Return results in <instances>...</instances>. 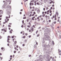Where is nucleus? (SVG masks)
Returning a JSON list of instances; mask_svg holds the SVG:
<instances>
[{"mask_svg": "<svg viewBox=\"0 0 61 61\" xmlns=\"http://www.w3.org/2000/svg\"><path fill=\"white\" fill-rule=\"evenodd\" d=\"M43 10H44V11H45V8H43Z\"/></svg>", "mask_w": 61, "mask_h": 61, "instance_id": "nucleus-63", "label": "nucleus"}, {"mask_svg": "<svg viewBox=\"0 0 61 61\" xmlns=\"http://www.w3.org/2000/svg\"><path fill=\"white\" fill-rule=\"evenodd\" d=\"M38 32V30H37L36 31V34H37V33Z\"/></svg>", "mask_w": 61, "mask_h": 61, "instance_id": "nucleus-59", "label": "nucleus"}, {"mask_svg": "<svg viewBox=\"0 0 61 61\" xmlns=\"http://www.w3.org/2000/svg\"><path fill=\"white\" fill-rule=\"evenodd\" d=\"M32 18V20H34V19L33 18Z\"/></svg>", "mask_w": 61, "mask_h": 61, "instance_id": "nucleus-33", "label": "nucleus"}, {"mask_svg": "<svg viewBox=\"0 0 61 61\" xmlns=\"http://www.w3.org/2000/svg\"><path fill=\"white\" fill-rule=\"evenodd\" d=\"M11 38H14V37H13V36H12Z\"/></svg>", "mask_w": 61, "mask_h": 61, "instance_id": "nucleus-54", "label": "nucleus"}, {"mask_svg": "<svg viewBox=\"0 0 61 61\" xmlns=\"http://www.w3.org/2000/svg\"><path fill=\"white\" fill-rule=\"evenodd\" d=\"M9 5H8L7 6V8H9Z\"/></svg>", "mask_w": 61, "mask_h": 61, "instance_id": "nucleus-17", "label": "nucleus"}, {"mask_svg": "<svg viewBox=\"0 0 61 61\" xmlns=\"http://www.w3.org/2000/svg\"><path fill=\"white\" fill-rule=\"evenodd\" d=\"M15 49V50H16V47H15L14 48Z\"/></svg>", "mask_w": 61, "mask_h": 61, "instance_id": "nucleus-50", "label": "nucleus"}, {"mask_svg": "<svg viewBox=\"0 0 61 61\" xmlns=\"http://www.w3.org/2000/svg\"><path fill=\"white\" fill-rule=\"evenodd\" d=\"M22 23H24V20H23L22 21Z\"/></svg>", "mask_w": 61, "mask_h": 61, "instance_id": "nucleus-43", "label": "nucleus"}, {"mask_svg": "<svg viewBox=\"0 0 61 61\" xmlns=\"http://www.w3.org/2000/svg\"><path fill=\"white\" fill-rule=\"evenodd\" d=\"M8 17H7V16H6V19H8Z\"/></svg>", "mask_w": 61, "mask_h": 61, "instance_id": "nucleus-41", "label": "nucleus"}, {"mask_svg": "<svg viewBox=\"0 0 61 61\" xmlns=\"http://www.w3.org/2000/svg\"><path fill=\"white\" fill-rule=\"evenodd\" d=\"M25 38V36H24L23 37V38Z\"/></svg>", "mask_w": 61, "mask_h": 61, "instance_id": "nucleus-29", "label": "nucleus"}, {"mask_svg": "<svg viewBox=\"0 0 61 61\" xmlns=\"http://www.w3.org/2000/svg\"><path fill=\"white\" fill-rule=\"evenodd\" d=\"M54 5H52V6H53V7H54Z\"/></svg>", "mask_w": 61, "mask_h": 61, "instance_id": "nucleus-58", "label": "nucleus"}, {"mask_svg": "<svg viewBox=\"0 0 61 61\" xmlns=\"http://www.w3.org/2000/svg\"><path fill=\"white\" fill-rule=\"evenodd\" d=\"M35 1V0H32V2H34V1Z\"/></svg>", "mask_w": 61, "mask_h": 61, "instance_id": "nucleus-40", "label": "nucleus"}, {"mask_svg": "<svg viewBox=\"0 0 61 61\" xmlns=\"http://www.w3.org/2000/svg\"><path fill=\"white\" fill-rule=\"evenodd\" d=\"M42 55H40L39 56V57L40 58V59H43L42 58Z\"/></svg>", "mask_w": 61, "mask_h": 61, "instance_id": "nucleus-6", "label": "nucleus"}, {"mask_svg": "<svg viewBox=\"0 0 61 61\" xmlns=\"http://www.w3.org/2000/svg\"><path fill=\"white\" fill-rule=\"evenodd\" d=\"M59 37L60 38H61V36H59Z\"/></svg>", "mask_w": 61, "mask_h": 61, "instance_id": "nucleus-55", "label": "nucleus"}, {"mask_svg": "<svg viewBox=\"0 0 61 61\" xmlns=\"http://www.w3.org/2000/svg\"><path fill=\"white\" fill-rule=\"evenodd\" d=\"M2 38V36H0V39H1Z\"/></svg>", "mask_w": 61, "mask_h": 61, "instance_id": "nucleus-36", "label": "nucleus"}, {"mask_svg": "<svg viewBox=\"0 0 61 61\" xmlns=\"http://www.w3.org/2000/svg\"><path fill=\"white\" fill-rule=\"evenodd\" d=\"M37 46L36 45H35L34 46V48H36V47Z\"/></svg>", "mask_w": 61, "mask_h": 61, "instance_id": "nucleus-13", "label": "nucleus"}, {"mask_svg": "<svg viewBox=\"0 0 61 61\" xmlns=\"http://www.w3.org/2000/svg\"><path fill=\"white\" fill-rule=\"evenodd\" d=\"M8 27H11V26L10 25H8Z\"/></svg>", "mask_w": 61, "mask_h": 61, "instance_id": "nucleus-18", "label": "nucleus"}, {"mask_svg": "<svg viewBox=\"0 0 61 61\" xmlns=\"http://www.w3.org/2000/svg\"><path fill=\"white\" fill-rule=\"evenodd\" d=\"M7 14L8 15L10 14V10L8 9L7 10Z\"/></svg>", "mask_w": 61, "mask_h": 61, "instance_id": "nucleus-2", "label": "nucleus"}, {"mask_svg": "<svg viewBox=\"0 0 61 61\" xmlns=\"http://www.w3.org/2000/svg\"><path fill=\"white\" fill-rule=\"evenodd\" d=\"M46 46V45H44V47H46V46Z\"/></svg>", "mask_w": 61, "mask_h": 61, "instance_id": "nucleus-22", "label": "nucleus"}, {"mask_svg": "<svg viewBox=\"0 0 61 61\" xmlns=\"http://www.w3.org/2000/svg\"><path fill=\"white\" fill-rule=\"evenodd\" d=\"M52 44L53 45H55V43H54V41H52Z\"/></svg>", "mask_w": 61, "mask_h": 61, "instance_id": "nucleus-16", "label": "nucleus"}, {"mask_svg": "<svg viewBox=\"0 0 61 61\" xmlns=\"http://www.w3.org/2000/svg\"><path fill=\"white\" fill-rule=\"evenodd\" d=\"M3 8H6V7H5V5H3Z\"/></svg>", "mask_w": 61, "mask_h": 61, "instance_id": "nucleus-10", "label": "nucleus"}, {"mask_svg": "<svg viewBox=\"0 0 61 61\" xmlns=\"http://www.w3.org/2000/svg\"><path fill=\"white\" fill-rule=\"evenodd\" d=\"M15 57V55H13V58H14Z\"/></svg>", "mask_w": 61, "mask_h": 61, "instance_id": "nucleus-53", "label": "nucleus"}, {"mask_svg": "<svg viewBox=\"0 0 61 61\" xmlns=\"http://www.w3.org/2000/svg\"><path fill=\"white\" fill-rule=\"evenodd\" d=\"M47 1V0H44V2L45 3H46V1Z\"/></svg>", "mask_w": 61, "mask_h": 61, "instance_id": "nucleus-12", "label": "nucleus"}, {"mask_svg": "<svg viewBox=\"0 0 61 61\" xmlns=\"http://www.w3.org/2000/svg\"><path fill=\"white\" fill-rule=\"evenodd\" d=\"M53 61H56V59H54Z\"/></svg>", "mask_w": 61, "mask_h": 61, "instance_id": "nucleus-64", "label": "nucleus"}, {"mask_svg": "<svg viewBox=\"0 0 61 61\" xmlns=\"http://www.w3.org/2000/svg\"><path fill=\"white\" fill-rule=\"evenodd\" d=\"M33 27L34 28H36V27H35V25H33Z\"/></svg>", "mask_w": 61, "mask_h": 61, "instance_id": "nucleus-38", "label": "nucleus"}, {"mask_svg": "<svg viewBox=\"0 0 61 61\" xmlns=\"http://www.w3.org/2000/svg\"><path fill=\"white\" fill-rule=\"evenodd\" d=\"M39 36V34H38V35H37V37H38V36Z\"/></svg>", "mask_w": 61, "mask_h": 61, "instance_id": "nucleus-28", "label": "nucleus"}, {"mask_svg": "<svg viewBox=\"0 0 61 61\" xmlns=\"http://www.w3.org/2000/svg\"><path fill=\"white\" fill-rule=\"evenodd\" d=\"M3 12L2 10H0V15H2L3 14Z\"/></svg>", "mask_w": 61, "mask_h": 61, "instance_id": "nucleus-5", "label": "nucleus"}, {"mask_svg": "<svg viewBox=\"0 0 61 61\" xmlns=\"http://www.w3.org/2000/svg\"><path fill=\"white\" fill-rule=\"evenodd\" d=\"M40 61V60L37 59V61Z\"/></svg>", "mask_w": 61, "mask_h": 61, "instance_id": "nucleus-25", "label": "nucleus"}, {"mask_svg": "<svg viewBox=\"0 0 61 61\" xmlns=\"http://www.w3.org/2000/svg\"><path fill=\"white\" fill-rule=\"evenodd\" d=\"M50 59H51L49 58L48 59L47 61H50Z\"/></svg>", "mask_w": 61, "mask_h": 61, "instance_id": "nucleus-14", "label": "nucleus"}, {"mask_svg": "<svg viewBox=\"0 0 61 61\" xmlns=\"http://www.w3.org/2000/svg\"><path fill=\"white\" fill-rule=\"evenodd\" d=\"M49 22H51V20H49Z\"/></svg>", "mask_w": 61, "mask_h": 61, "instance_id": "nucleus-52", "label": "nucleus"}, {"mask_svg": "<svg viewBox=\"0 0 61 61\" xmlns=\"http://www.w3.org/2000/svg\"><path fill=\"white\" fill-rule=\"evenodd\" d=\"M31 3H30V5H31Z\"/></svg>", "mask_w": 61, "mask_h": 61, "instance_id": "nucleus-46", "label": "nucleus"}, {"mask_svg": "<svg viewBox=\"0 0 61 61\" xmlns=\"http://www.w3.org/2000/svg\"><path fill=\"white\" fill-rule=\"evenodd\" d=\"M41 21L43 20V18H41Z\"/></svg>", "mask_w": 61, "mask_h": 61, "instance_id": "nucleus-34", "label": "nucleus"}, {"mask_svg": "<svg viewBox=\"0 0 61 61\" xmlns=\"http://www.w3.org/2000/svg\"><path fill=\"white\" fill-rule=\"evenodd\" d=\"M44 35L46 36L45 37L44 39L46 40H49V39H50V37L48 36V34L47 33H45Z\"/></svg>", "mask_w": 61, "mask_h": 61, "instance_id": "nucleus-1", "label": "nucleus"}, {"mask_svg": "<svg viewBox=\"0 0 61 61\" xmlns=\"http://www.w3.org/2000/svg\"><path fill=\"white\" fill-rule=\"evenodd\" d=\"M31 37V36L30 35L29 36V38H30V37Z\"/></svg>", "mask_w": 61, "mask_h": 61, "instance_id": "nucleus-30", "label": "nucleus"}, {"mask_svg": "<svg viewBox=\"0 0 61 61\" xmlns=\"http://www.w3.org/2000/svg\"><path fill=\"white\" fill-rule=\"evenodd\" d=\"M37 5H38L39 4V3H38V2H37Z\"/></svg>", "mask_w": 61, "mask_h": 61, "instance_id": "nucleus-35", "label": "nucleus"}, {"mask_svg": "<svg viewBox=\"0 0 61 61\" xmlns=\"http://www.w3.org/2000/svg\"><path fill=\"white\" fill-rule=\"evenodd\" d=\"M16 53V51H14V53Z\"/></svg>", "mask_w": 61, "mask_h": 61, "instance_id": "nucleus-31", "label": "nucleus"}, {"mask_svg": "<svg viewBox=\"0 0 61 61\" xmlns=\"http://www.w3.org/2000/svg\"><path fill=\"white\" fill-rule=\"evenodd\" d=\"M54 24H56V21H55V22H54Z\"/></svg>", "mask_w": 61, "mask_h": 61, "instance_id": "nucleus-32", "label": "nucleus"}, {"mask_svg": "<svg viewBox=\"0 0 61 61\" xmlns=\"http://www.w3.org/2000/svg\"><path fill=\"white\" fill-rule=\"evenodd\" d=\"M17 43V42L16 41H15L14 42V44H16V43Z\"/></svg>", "mask_w": 61, "mask_h": 61, "instance_id": "nucleus-21", "label": "nucleus"}, {"mask_svg": "<svg viewBox=\"0 0 61 61\" xmlns=\"http://www.w3.org/2000/svg\"><path fill=\"white\" fill-rule=\"evenodd\" d=\"M9 1H10V0H6V1H7V2H9Z\"/></svg>", "mask_w": 61, "mask_h": 61, "instance_id": "nucleus-26", "label": "nucleus"}, {"mask_svg": "<svg viewBox=\"0 0 61 61\" xmlns=\"http://www.w3.org/2000/svg\"><path fill=\"white\" fill-rule=\"evenodd\" d=\"M29 32H31V30H29Z\"/></svg>", "mask_w": 61, "mask_h": 61, "instance_id": "nucleus-60", "label": "nucleus"}, {"mask_svg": "<svg viewBox=\"0 0 61 61\" xmlns=\"http://www.w3.org/2000/svg\"><path fill=\"white\" fill-rule=\"evenodd\" d=\"M40 21V20L38 19V21Z\"/></svg>", "mask_w": 61, "mask_h": 61, "instance_id": "nucleus-44", "label": "nucleus"}, {"mask_svg": "<svg viewBox=\"0 0 61 61\" xmlns=\"http://www.w3.org/2000/svg\"><path fill=\"white\" fill-rule=\"evenodd\" d=\"M27 27H28L30 28V25H28L27 26Z\"/></svg>", "mask_w": 61, "mask_h": 61, "instance_id": "nucleus-23", "label": "nucleus"}, {"mask_svg": "<svg viewBox=\"0 0 61 61\" xmlns=\"http://www.w3.org/2000/svg\"><path fill=\"white\" fill-rule=\"evenodd\" d=\"M46 30H48L47 31V32L48 33H50V31H51V30L50 29H47Z\"/></svg>", "mask_w": 61, "mask_h": 61, "instance_id": "nucleus-4", "label": "nucleus"}, {"mask_svg": "<svg viewBox=\"0 0 61 61\" xmlns=\"http://www.w3.org/2000/svg\"><path fill=\"white\" fill-rule=\"evenodd\" d=\"M12 31H13V30L12 29H11V30H10V34H12Z\"/></svg>", "mask_w": 61, "mask_h": 61, "instance_id": "nucleus-8", "label": "nucleus"}, {"mask_svg": "<svg viewBox=\"0 0 61 61\" xmlns=\"http://www.w3.org/2000/svg\"><path fill=\"white\" fill-rule=\"evenodd\" d=\"M55 20H56V17L55 18Z\"/></svg>", "mask_w": 61, "mask_h": 61, "instance_id": "nucleus-48", "label": "nucleus"}, {"mask_svg": "<svg viewBox=\"0 0 61 61\" xmlns=\"http://www.w3.org/2000/svg\"><path fill=\"white\" fill-rule=\"evenodd\" d=\"M8 38H11V36H8Z\"/></svg>", "mask_w": 61, "mask_h": 61, "instance_id": "nucleus-24", "label": "nucleus"}, {"mask_svg": "<svg viewBox=\"0 0 61 61\" xmlns=\"http://www.w3.org/2000/svg\"><path fill=\"white\" fill-rule=\"evenodd\" d=\"M52 15V13H51V14L50 15V16H51Z\"/></svg>", "mask_w": 61, "mask_h": 61, "instance_id": "nucleus-37", "label": "nucleus"}, {"mask_svg": "<svg viewBox=\"0 0 61 61\" xmlns=\"http://www.w3.org/2000/svg\"><path fill=\"white\" fill-rule=\"evenodd\" d=\"M37 11H38V12H39L38 13H40V10H38Z\"/></svg>", "mask_w": 61, "mask_h": 61, "instance_id": "nucleus-15", "label": "nucleus"}, {"mask_svg": "<svg viewBox=\"0 0 61 61\" xmlns=\"http://www.w3.org/2000/svg\"><path fill=\"white\" fill-rule=\"evenodd\" d=\"M47 47L48 48L49 47V45H48L47 46Z\"/></svg>", "mask_w": 61, "mask_h": 61, "instance_id": "nucleus-39", "label": "nucleus"}, {"mask_svg": "<svg viewBox=\"0 0 61 61\" xmlns=\"http://www.w3.org/2000/svg\"><path fill=\"white\" fill-rule=\"evenodd\" d=\"M43 22H44V23H45V20H44L43 21Z\"/></svg>", "mask_w": 61, "mask_h": 61, "instance_id": "nucleus-57", "label": "nucleus"}, {"mask_svg": "<svg viewBox=\"0 0 61 61\" xmlns=\"http://www.w3.org/2000/svg\"><path fill=\"white\" fill-rule=\"evenodd\" d=\"M3 47H2L1 48V49L2 50H3Z\"/></svg>", "mask_w": 61, "mask_h": 61, "instance_id": "nucleus-49", "label": "nucleus"}, {"mask_svg": "<svg viewBox=\"0 0 61 61\" xmlns=\"http://www.w3.org/2000/svg\"><path fill=\"white\" fill-rule=\"evenodd\" d=\"M29 57H30V56H31V55H29Z\"/></svg>", "mask_w": 61, "mask_h": 61, "instance_id": "nucleus-47", "label": "nucleus"}, {"mask_svg": "<svg viewBox=\"0 0 61 61\" xmlns=\"http://www.w3.org/2000/svg\"><path fill=\"white\" fill-rule=\"evenodd\" d=\"M45 15H42L43 17H45Z\"/></svg>", "mask_w": 61, "mask_h": 61, "instance_id": "nucleus-45", "label": "nucleus"}, {"mask_svg": "<svg viewBox=\"0 0 61 61\" xmlns=\"http://www.w3.org/2000/svg\"><path fill=\"white\" fill-rule=\"evenodd\" d=\"M31 29L32 32H33V31H34V28H33V27H31Z\"/></svg>", "mask_w": 61, "mask_h": 61, "instance_id": "nucleus-7", "label": "nucleus"}, {"mask_svg": "<svg viewBox=\"0 0 61 61\" xmlns=\"http://www.w3.org/2000/svg\"><path fill=\"white\" fill-rule=\"evenodd\" d=\"M49 56L48 55H47V56H46V58H49Z\"/></svg>", "mask_w": 61, "mask_h": 61, "instance_id": "nucleus-11", "label": "nucleus"}, {"mask_svg": "<svg viewBox=\"0 0 61 61\" xmlns=\"http://www.w3.org/2000/svg\"><path fill=\"white\" fill-rule=\"evenodd\" d=\"M7 45L8 46H9V44H8Z\"/></svg>", "mask_w": 61, "mask_h": 61, "instance_id": "nucleus-62", "label": "nucleus"}, {"mask_svg": "<svg viewBox=\"0 0 61 61\" xmlns=\"http://www.w3.org/2000/svg\"><path fill=\"white\" fill-rule=\"evenodd\" d=\"M10 57H12V56L10 55Z\"/></svg>", "mask_w": 61, "mask_h": 61, "instance_id": "nucleus-61", "label": "nucleus"}, {"mask_svg": "<svg viewBox=\"0 0 61 61\" xmlns=\"http://www.w3.org/2000/svg\"><path fill=\"white\" fill-rule=\"evenodd\" d=\"M25 45L24 44H23V45H22V46H25Z\"/></svg>", "mask_w": 61, "mask_h": 61, "instance_id": "nucleus-42", "label": "nucleus"}, {"mask_svg": "<svg viewBox=\"0 0 61 61\" xmlns=\"http://www.w3.org/2000/svg\"><path fill=\"white\" fill-rule=\"evenodd\" d=\"M43 57L44 58H45V57H46V56H45V55L43 56Z\"/></svg>", "mask_w": 61, "mask_h": 61, "instance_id": "nucleus-20", "label": "nucleus"}, {"mask_svg": "<svg viewBox=\"0 0 61 61\" xmlns=\"http://www.w3.org/2000/svg\"><path fill=\"white\" fill-rule=\"evenodd\" d=\"M27 42V40H25V43H26Z\"/></svg>", "mask_w": 61, "mask_h": 61, "instance_id": "nucleus-27", "label": "nucleus"}, {"mask_svg": "<svg viewBox=\"0 0 61 61\" xmlns=\"http://www.w3.org/2000/svg\"><path fill=\"white\" fill-rule=\"evenodd\" d=\"M53 3V1H51V2H50V4H51V3Z\"/></svg>", "mask_w": 61, "mask_h": 61, "instance_id": "nucleus-19", "label": "nucleus"}, {"mask_svg": "<svg viewBox=\"0 0 61 61\" xmlns=\"http://www.w3.org/2000/svg\"><path fill=\"white\" fill-rule=\"evenodd\" d=\"M61 53V51L59 49L58 50V53L60 56H61V53Z\"/></svg>", "mask_w": 61, "mask_h": 61, "instance_id": "nucleus-3", "label": "nucleus"}, {"mask_svg": "<svg viewBox=\"0 0 61 61\" xmlns=\"http://www.w3.org/2000/svg\"><path fill=\"white\" fill-rule=\"evenodd\" d=\"M7 4V3H6V2H5V4Z\"/></svg>", "mask_w": 61, "mask_h": 61, "instance_id": "nucleus-56", "label": "nucleus"}, {"mask_svg": "<svg viewBox=\"0 0 61 61\" xmlns=\"http://www.w3.org/2000/svg\"><path fill=\"white\" fill-rule=\"evenodd\" d=\"M56 14L58 16V12H56Z\"/></svg>", "mask_w": 61, "mask_h": 61, "instance_id": "nucleus-9", "label": "nucleus"}, {"mask_svg": "<svg viewBox=\"0 0 61 61\" xmlns=\"http://www.w3.org/2000/svg\"><path fill=\"white\" fill-rule=\"evenodd\" d=\"M39 17H38L37 18V19H39Z\"/></svg>", "mask_w": 61, "mask_h": 61, "instance_id": "nucleus-51", "label": "nucleus"}]
</instances>
